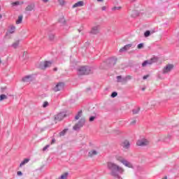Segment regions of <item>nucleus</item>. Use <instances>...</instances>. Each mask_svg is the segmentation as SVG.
<instances>
[{"mask_svg":"<svg viewBox=\"0 0 179 179\" xmlns=\"http://www.w3.org/2000/svg\"><path fill=\"white\" fill-rule=\"evenodd\" d=\"M108 169L110 171V176L117 179H122L121 175L124 174V170L114 162H108Z\"/></svg>","mask_w":179,"mask_h":179,"instance_id":"f257e3e1","label":"nucleus"},{"mask_svg":"<svg viewBox=\"0 0 179 179\" xmlns=\"http://www.w3.org/2000/svg\"><path fill=\"white\" fill-rule=\"evenodd\" d=\"M92 72V67L87 66H80L78 69V75H89Z\"/></svg>","mask_w":179,"mask_h":179,"instance_id":"f03ea898","label":"nucleus"},{"mask_svg":"<svg viewBox=\"0 0 179 179\" xmlns=\"http://www.w3.org/2000/svg\"><path fill=\"white\" fill-rule=\"evenodd\" d=\"M85 122H86V120H85V118H81L78 121V122L76 124V125L73 127V129L74 131H79V129H80V128H82V127L85 125Z\"/></svg>","mask_w":179,"mask_h":179,"instance_id":"7ed1b4c3","label":"nucleus"},{"mask_svg":"<svg viewBox=\"0 0 179 179\" xmlns=\"http://www.w3.org/2000/svg\"><path fill=\"white\" fill-rule=\"evenodd\" d=\"M65 117H66V112H60L57 115H55V120L62 121Z\"/></svg>","mask_w":179,"mask_h":179,"instance_id":"20e7f679","label":"nucleus"},{"mask_svg":"<svg viewBox=\"0 0 179 179\" xmlns=\"http://www.w3.org/2000/svg\"><path fill=\"white\" fill-rule=\"evenodd\" d=\"M36 9V4L34 3H29L25 8V13H29V12H33Z\"/></svg>","mask_w":179,"mask_h":179,"instance_id":"39448f33","label":"nucleus"},{"mask_svg":"<svg viewBox=\"0 0 179 179\" xmlns=\"http://www.w3.org/2000/svg\"><path fill=\"white\" fill-rule=\"evenodd\" d=\"M157 61V57L152 58L149 60H145L142 63V66L145 67L147 65H152V64H155Z\"/></svg>","mask_w":179,"mask_h":179,"instance_id":"423d86ee","label":"nucleus"},{"mask_svg":"<svg viewBox=\"0 0 179 179\" xmlns=\"http://www.w3.org/2000/svg\"><path fill=\"white\" fill-rule=\"evenodd\" d=\"M137 146H148L149 145V141L147 139L138 140L136 143Z\"/></svg>","mask_w":179,"mask_h":179,"instance_id":"0eeeda50","label":"nucleus"},{"mask_svg":"<svg viewBox=\"0 0 179 179\" xmlns=\"http://www.w3.org/2000/svg\"><path fill=\"white\" fill-rule=\"evenodd\" d=\"M106 64L109 65V66H114L115 64H117V58L111 57L106 60Z\"/></svg>","mask_w":179,"mask_h":179,"instance_id":"6e6552de","label":"nucleus"},{"mask_svg":"<svg viewBox=\"0 0 179 179\" xmlns=\"http://www.w3.org/2000/svg\"><path fill=\"white\" fill-rule=\"evenodd\" d=\"M173 68H174V65L173 64H167L163 69V73H169V72H171L173 71Z\"/></svg>","mask_w":179,"mask_h":179,"instance_id":"1a4fd4ad","label":"nucleus"},{"mask_svg":"<svg viewBox=\"0 0 179 179\" xmlns=\"http://www.w3.org/2000/svg\"><path fill=\"white\" fill-rule=\"evenodd\" d=\"M52 63L51 62H41L40 64V68L41 69H46V68H50Z\"/></svg>","mask_w":179,"mask_h":179,"instance_id":"9d476101","label":"nucleus"},{"mask_svg":"<svg viewBox=\"0 0 179 179\" xmlns=\"http://www.w3.org/2000/svg\"><path fill=\"white\" fill-rule=\"evenodd\" d=\"M90 34H99L100 33V26L96 25L91 29Z\"/></svg>","mask_w":179,"mask_h":179,"instance_id":"9b49d317","label":"nucleus"},{"mask_svg":"<svg viewBox=\"0 0 179 179\" xmlns=\"http://www.w3.org/2000/svg\"><path fill=\"white\" fill-rule=\"evenodd\" d=\"M64 89V83H59L56 85V86L53 88L54 92H59Z\"/></svg>","mask_w":179,"mask_h":179,"instance_id":"f8f14e48","label":"nucleus"},{"mask_svg":"<svg viewBox=\"0 0 179 179\" xmlns=\"http://www.w3.org/2000/svg\"><path fill=\"white\" fill-rule=\"evenodd\" d=\"M97 155H99V151H97L96 150H90L88 152V157H94V156H97Z\"/></svg>","mask_w":179,"mask_h":179,"instance_id":"ddd939ff","label":"nucleus"},{"mask_svg":"<svg viewBox=\"0 0 179 179\" xmlns=\"http://www.w3.org/2000/svg\"><path fill=\"white\" fill-rule=\"evenodd\" d=\"M122 147L124 149H129V148L131 147V143H129V141L125 140L124 141H123Z\"/></svg>","mask_w":179,"mask_h":179,"instance_id":"4468645a","label":"nucleus"},{"mask_svg":"<svg viewBox=\"0 0 179 179\" xmlns=\"http://www.w3.org/2000/svg\"><path fill=\"white\" fill-rule=\"evenodd\" d=\"M116 79H117V82L118 83H127L125 81V77L122 78V76H117L116 77Z\"/></svg>","mask_w":179,"mask_h":179,"instance_id":"2eb2a0df","label":"nucleus"},{"mask_svg":"<svg viewBox=\"0 0 179 179\" xmlns=\"http://www.w3.org/2000/svg\"><path fill=\"white\" fill-rule=\"evenodd\" d=\"M122 164H124L126 167H129V169H132V164L131 162H128L127 159H124L123 161V163Z\"/></svg>","mask_w":179,"mask_h":179,"instance_id":"dca6fc26","label":"nucleus"},{"mask_svg":"<svg viewBox=\"0 0 179 179\" xmlns=\"http://www.w3.org/2000/svg\"><path fill=\"white\" fill-rule=\"evenodd\" d=\"M115 159L117 160V162H119L120 163H123V162L125 160V158H124L121 155H116Z\"/></svg>","mask_w":179,"mask_h":179,"instance_id":"f3484780","label":"nucleus"},{"mask_svg":"<svg viewBox=\"0 0 179 179\" xmlns=\"http://www.w3.org/2000/svg\"><path fill=\"white\" fill-rule=\"evenodd\" d=\"M83 1H78L77 3H76L75 4L73 5V8H79L80 6H83Z\"/></svg>","mask_w":179,"mask_h":179,"instance_id":"a211bd4d","label":"nucleus"},{"mask_svg":"<svg viewBox=\"0 0 179 179\" xmlns=\"http://www.w3.org/2000/svg\"><path fill=\"white\" fill-rule=\"evenodd\" d=\"M22 82H31V76H27L22 78Z\"/></svg>","mask_w":179,"mask_h":179,"instance_id":"6ab92c4d","label":"nucleus"},{"mask_svg":"<svg viewBox=\"0 0 179 179\" xmlns=\"http://www.w3.org/2000/svg\"><path fill=\"white\" fill-rule=\"evenodd\" d=\"M29 162H30L29 159H24L20 164V167H23V166H24V164H27V163H29Z\"/></svg>","mask_w":179,"mask_h":179,"instance_id":"aec40b11","label":"nucleus"},{"mask_svg":"<svg viewBox=\"0 0 179 179\" xmlns=\"http://www.w3.org/2000/svg\"><path fill=\"white\" fill-rule=\"evenodd\" d=\"M22 21H23V15H20L18 17V19L16 21V24H20V23H22Z\"/></svg>","mask_w":179,"mask_h":179,"instance_id":"412c9836","label":"nucleus"},{"mask_svg":"<svg viewBox=\"0 0 179 179\" xmlns=\"http://www.w3.org/2000/svg\"><path fill=\"white\" fill-rule=\"evenodd\" d=\"M8 99V96H6V94H1L0 95V101H3V100H6Z\"/></svg>","mask_w":179,"mask_h":179,"instance_id":"4be33fe9","label":"nucleus"},{"mask_svg":"<svg viewBox=\"0 0 179 179\" xmlns=\"http://www.w3.org/2000/svg\"><path fill=\"white\" fill-rule=\"evenodd\" d=\"M66 132H68V129H64L59 133V136H65Z\"/></svg>","mask_w":179,"mask_h":179,"instance_id":"5701e85b","label":"nucleus"},{"mask_svg":"<svg viewBox=\"0 0 179 179\" xmlns=\"http://www.w3.org/2000/svg\"><path fill=\"white\" fill-rule=\"evenodd\" d=\"M139 111H141V108H136L132 110L133 114H138Z\"/></svg>","mask_w":179,"mask_h":179,"instance_id":"b1692460","label":"nucleus"},{"mask_svg":"<svg viewBox=\"0 0 179 179\" xmlns=\"http://www.w3.org/2000/svg\"><path fill=\"white\" fill-rule=\"evenodd\" d=\"M15 29L16 28L15 27V26H11L9 30L10 34H13V33H15Z\"/></svg>","mask_w":179,"mask_h":179,"instance_id":"393cba45","label":"nucleus"},{"mask_svg":"<svg viewBox=\"0 0 179 179\" xmlns=\"http://www.w3.org/2000/svg\"><path fill=\"white\" fill-rule=\"evenodd\" d=\"M80 117H82V110H80V111L78 113L77 115H76V117H75V120H79V118H80Z\"/></svg>","mask_w":179,"mask_h":179,"instance_id":"a878e982","label":"nucleus"},{"mask_svg":"<svg viewBox=\"0 0 179 179\" xmlns=\"http://www.w3.org/2000/svg\"><path fill=\"white\" fill-rule=\"evenodd\" d=\"M11 5L12 6H19V5H20V1H17L13 2Z\"/></svg>","mask_w":179,"mask_h":179,"instance_id":"bb28decb","label":"nucleus"},{"mask_svg":"<svg viewBox=\"0 0 179 179\" xmlns=\"http://www.w3.org/2000/svg\"><path fill=\"white\" fill-rule=\"evenodd\" d=\"M55 38V35L54 34H49V39L50 41H52Z\"/></svg>","mask_w":179,"mask_h":179,"instance_id":"cd10ccee","label":"nucleus"},{"mask_svg":"<svg viewBox=\"0 0 179 179\" xmlns=\"http://www.w3.org/2000/svg\"><path fill=\"white\" fill-rule=\"evenodd\" d=\"M19 46V41H17L15 43H13L12 47L13 48H17Z\"/></svg>","mask_w":179,"mask_h":179,"instance_id":"c85d7f7f","label":"nucleus"},{"mask_svg":"<svg viewBox=\"0 0 179 179\" xmlns=\"http://www.w3.org/2000/svg\"><path fill=\"white\" fill-rule=\"evenodd\" d=\"M124 79L127 83L128 82V80H131V79H132V77L131 76H127L126 77H124Z\"/></svg>","mask_w":179,"mask_h":179,"instance_id":"c756f323","label":"nucleus"},{"mask_svg":"<svg viewBox=\"0 0 179 179\" xmlns=\"http://www.w3.org/2000/svg\"><path fill=\"white\" fill-rule=\"evenodd\" d=\"M149 36H150V31H146L144 33V36H145V37H149Z\"/></svg>","mask_w":179,"mask_h":179,"instance_id":"7c9ffc66","label":"nucleus"},{"mask_svg":"<svg viewBox=\"0 0 179 179\" xmlns=\"http://www.w3.org/2000/svg\"><path fill=\"white\" fill-rule=\"evenodd\" d=\"M59 5L64 6L65 5V1L64 0H58Z\"/></svg>","mask_w":179,"mask_h":179,"instance_id":"2f4dec72","label":"nucleus"},{"mask_svg":"<svg viewBox=\"0 0 179 179\" xmlns=\"http://www.w3.org/2000/svg\"><path fill=\"white\" fill-rule=\"evenodd\" d=\"M131 47H132V44H128V45H124V48L126 49V51L129 50V48Z\"/></svg>","mask_w":179,"mask_h":179,"instance_id":"473e14b6","label":"nucleus"},{"mask_svg":"<svg viewBox=\"0 0 179 179\" xmlns=\"http://www.w3.org/2000/svg\"><path fill=\"white\" fill-rule=\"evenodd\" d=\"M117 94H118L117 93V92H112V94H111V97H113V98L117 97Z\"/></svg>","mask_w":179,"mask_h":179,"instance_id":"72a5a7b5","label":"nucleus"},{"mask_svg":"<svg viewBox=\"0 0 179 179\" xmlns=\"http://www.w3.org/2000/svg\"><path fill=\"white\" fill-rule=\"evenodd\" d=\"M137 48H138V50H141V48H143V43H139L137 46Z\"/></svg>","mask_w":179,"mask_h":179,"instance_id":"f704fd0d","label":"nucleus"},{"mask_svg":"<svg viewBox=\"0 0 179 179\" xmlns=\"http://www.w3.org/2000/svg\"><path fill=\"white\" fill-rule=\"evenodd\" d=\"M43 108H45V107H48V101H45L43 104Z\"/></svg>","mask_w":179,"mask_h":179,"instance_id":"c9c22d12","label":"nucleus"},{"mask_svg":"<svg viewBox=\"0 0 179 179\" xmlns=\"http://www.w3.org/2000/svg\"><path fill=\"white\" fill-rule=\"evenodd\" d=\"M94 120H96V117H94V116H91V117H90V122L94 121Z\"/></svg>","mask_w":179,"mask_h":179,"instance_id":"e433bc0d","label":"nucleus"},{"mask_svg":"<svg viewBox=\"0 0 179 179\" xmlns=\"http://www.w3.org/2000/svg\"><path fill=\"white\" fill-rule=\"evenodd\" d=\"M48 148H50V145H45V146L43 148V152H45V150H47V149H48Z\"/></svg>","mask_w":179,"mask_h":179,"instance_id":"4c0bfd02","label":"nucleus"},{"mask_svg":"<svg viewBox=\"0 0 179 179\" xmlns=\"http://www.w3.org/2000/svg\"><path fill=\"white\" fill-rule=\"evenodd\" d=\"M120 9H121V7H113L112 8V10H120Z\"/></svg>","mask_w":179,"mask_h":179,"instance_id":"58836bf2","label":"nucleus"},{"mask_svg":"<svg viewBox=\"0 0 179 179\" xmlns=\"http://www.w3.org/2000/svg\"><path fill=\"white\" fill-rule=\"evenodd\" d=\"M124 51H127L124 46L120 50V52H124Z\"/></svg>","mask_w":179,"mask_h":179,"instance_id":"ea45409f","label":"nucleus"},{"mask_svg":"<svg viewBox=\"0 0 179 179\" xmlns=\"http://www.w3.org/2000/svg\"><path fill=\"white\" fill-rule=\"evenodd\" d=\"M59 22H60V23H65V18H61L59 20Z\"/></svg>","mask_w":179,"mask_h":179,"instance_id":"a19ab883","label":"nucleus"},{"mask_svg":"<svg viewBox=\"0 0 179 179\" xmlns=\"http://www.w3.org/2000/svg\"><path fill=\"white\" fill-rule=\"evenodd\" d=\"M131 125H135V124H136V120H133L132 122H131Z\"/></svg>","mask_w":179,"mask_h":179,"instance_id":"79ce46f5","label":"nucleus"},{"mask_svg":"<svg viewBox=\"0 0 179 179\" xmlns=\"http://www.w3.org/2000/svg\"><path fill=\"white\" fill-rule=\"evenodd\" d=\"M148 78H149V75L144 76L143 77V79L145 80L148 79Z\"/></svg>","mask_w":179,"mask_h":179,"instance_id":"37998d69","label":"nucleus"},{"mask_svg":"<svg viewBox=\"0 0 179 179\" xmlns=\"http://www.w3.org/2000/svg\"><path fill=\"white\" fill-rule=\"evenodd\" d=\"M55 143V138H52L51 141V145H54Z\"/></svg>","mask_w":179,"mask_h":179,"instance_id":"c03bdc74","label":"nucleus"},{"mask_svg":"<svg viewBox=\"0 0 179 179\" xmlns=\"http://www.w3.org/2000/svg\"><path fill=\"white\" fill-rule=\"evenodd\" d=\"M17 174V176H22L23 173H22V171H18Z\"/></svg>","mask_w":179,"mask_h":179,"instance_id":"a18cd8bd","label":"nucleus"},{"mask_svg":"<svg viewBox=\"0 0 179 179\" xmlns=\"http://www.w3.org/2000/svg\"><path fill=\"white\" fill-rule=\"evenodd\" d=\"M43 2H44L45 3H47V2H48L50 0H42Z\"/></svg>","mask_w":179,"mask_h":179,"instance_id":"49530a36","label":"nucleus"},{"mask_svg":"<svg viewBox=\"0 0 179 179\" xmlns=\"http://www.w3.org/2000/svg\"><path fill=\"white\" fill-rule=\"evenodd\" d=\"M106 6H103V7L101 8V10H106Z\"/></svg>","mask_w":179,"mask_h":179,"instance_id":"de8ad7c7","label":"nucleus"},{"mask_svg":"<svg viewBox=\"0 0 179 179\" xmlns=\"http://www.w3.org/2000/svg\"><path fill=\"white\" fill-rule=\"evenodd\" d=\"M136 0H130V2H135Z\"/></svg>","mask_w":179,"mask_h":179,"instance_id":"09e8293b","label":"nucleus"},{"mask_svg":"<svg viewBox=\"0 0 179 179\" xmlns=\"http://www.w3.org/2000/svg\"><path fill=\"white\" fill-rule=\"evenodd\" d=\"M98 2H103V0H97Z\"/></svg>","mask_w":179,"mask_h":179,"instance_id":"8fccbe9b","label":"nucleus"},{"mask_svg":"<svg viewBox=\"0 0 179 179\" xmlns=\"http://www.w3.org/2000/svg\"><path fill=\"white\" fill-rule=\"evenodd\" d=\"M54 71H57V68H55V69H54Z\"/></svg>","mask_w":179,"mask_h":179,"instance_id":"3c124183","label":"nucleus"},{"mask_svg":"<svg viewBox=\"0 0 179 179\" xmlns=\"http://www.w3.org/2000/svg\"><path fill=\"white\" fill-rule=\"evenodd\" d=\"M145 87L142 88L143 92L145 91Z\"/></svg>","mask_w":179,"mask_h":179,"instance_id":"603ef678","label":"nucleus"},{"mask_svg":"<svg viewBox=\"0 0 179 179\" xmlns=\"http://www.w3.org/2000/svg\"><path fill=\"white\" fill-rule=\"evenodd\" d=\"M162 179H167V176H165L164 178H162Z\"/></svg>","mask_w":179,"mask_h":179,"instance_id":"864d4df0","label":"nucleus"},{"mask_svg":"<svg viewBox=\"0 0 179 179\" xmlns=\"http://www.w3.org/2000/svg\"><path fill=\"white\" fill-rule=\"evenodd\" d=\"M21 5H23V2L21 3Z\"/></svg>","mask_w":179,"mask_h":179,"instance_id":"5fc2aeb1","label":"nucleus"},{"mask_svg":"<svg viewBox=\"0 0 179 179\" xmlns=\"http://www.w3.org/2000/svg\"><path fill=\"white\" fill-rule=\"evenodd\" d=\"M79 33H80V30L78 29Z\"/></svg>","mask_w":179,"mask_h":179,"instance_id":"6e6d98bb","label":"nucleus"},{"mask_svg":"<svg viewBox=\"0 0 179 179\" xmlns=\"http://www.w3.org/2000/svg\"><path fill=\"white\" fill-rule=\"evenodd\" d=\"M168 138H171V136H168Z\"/></svg>","mask_w":179,"mask_h":179,"instance_id":"4d7b16f0","label":"nucleus"},{"mask_svg":"<svg viewBox=\"0 0 179 179\" xmlns=\"http://www.w3.org/2000/svg\"><path fill=\"white\" fill-rule=\"evenodd\" d=\"M0 64H1V60H0Z\"/></svg>","mask_w":179,"mask_h":179,"instance_id":"13d9d810","label":"nucleus"}]
</instances>
